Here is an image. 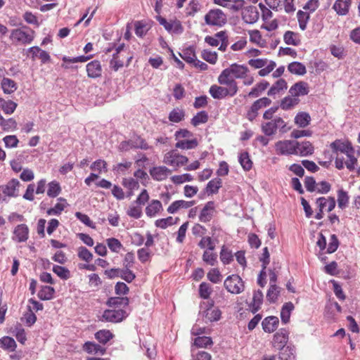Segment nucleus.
Returning <instances> with one entry per match:
<instances>
[{
  "label": "nucleus",
  "instance_id": "f257e3e1",
  "mask_svg": "<svg viewBox=\"0 0 360 360\" xmlns=\"http://www.w3.org/2000/svg\"><path fill=\"white\" fill-rule=\"evenodd\" d=\"M225 288L232 294H240L245 290L244 281L236 274L229 276L224 283Z\"/></svg>",
  "mask_w": 360,
  "mask_h": 360
},
{
  "label": "nucleus",
  "instance_id": "f03ea898",
  "mask_svg": "<svg viewBox=\"0 0 360 360\" xmlns=\"http://www.w3.org/2000/svg\"><path fill=\"white\" fill-rule=\"evenodd\" d=\"M205 23L208 25L221 27L226 21V14L220 9H212L205 15Z\"/></svg>",
  "mask_w": 360,
  "mask_h": 360
},
{
  "label": "nucleus",
  "instance_id": "7ed1b4c3",
  "mask_svg": "<svg viewBox=\"0 0 360 360\" xmlns=\"http://www.w3.org/2000/svg\"><path fill=\"white\" fill-rule=\"evenodd\" d=\"M34 31L30 29H15L11 34L13 42L30 44L34 39Z\"/></svg>",
  "mask_w": 360,
  "mask_h": 360
},
{
  "label": "nucleus",
  "instance_id": "20e7f679",
  "mask_svg": "<svg viewBox=\"0 0 360 360\" xmlns=\"http://www.w3.org/2000/svg\"><path fill=\"white\" fill-rule=\"evenodd\" d=\"M188 161L187 157L180 155L176 150H172L164 156L163 162L170 166L181 167L185 165Z\"/></svg>",
  "mask_w": 360,
  "mask_h": 360
},
{
  "label": "nucleus",
  "instance_id": "39448f33",
  "mask_svg": "<svg viewBox=\"0 0 360 360\" xmlns=\"http://www.w3.org/2000/svg\"><path fill=\"white\" fill-rule=\"evenodd\" d=\"M285 127V122L280 117H276L270 122L262 124V130L266 136H271L276 134L278 129H283Z\"/></svg>",
  "mask_w": 360,
  "mask_h": 360
},
{
  "label": "nucleus",
  "instance_id": "423d86ee",
  "mask_svg": "<svg viewBox=\"0 0 360 360\" xmlns=\"http://www.w3.org/2000/svg\"><path fill=\"white\" fill-rule=\"evenodd\" d=\"M297 141L284 140L278 141L276 145L277 154L283 155H295Z\"/></svg>",
  "mask_w": 360,
  "mask_h": 360
},
{
  "label": "nucleus",
  "instance_id": "0eeeda50",
  "mask_svg": "<svg viewBox=\"0 0 360 360\" xmlns=\"http://www.w3.org/2000/svg\"><path fill=\"white\" fill-rule=\"evenodd\" d=\"M271 103V101L266 97H263L255 101L248 111L246 117L250 121H253L257 116L258 111L263 108L269 106Z\"/></svg>",
  "mask_w": 360,
  "mask_h": 360
},
{
  "label": "nucleus",
  "instance_id": "6e6552de",
  "mask_svg": "<svg viewBox=\"0 0 360 360\" xmlns=\"http://www.w3.org/2000/svg\"><path fill=\"white\" fill-rule=\"evenodd\" d=\"M218 82L221 85L226 86L229 89L236 94L238 91L237 83L235 81V78L228 68L224 70L218 77Z\"/></svg>",
  "mask_w": 360,
  "mask_h": 360
},
{
  "label": "nucleus",
  "instance_id": "1a4fd4ad",
  "mask_svg": "<svg viewBox=\"0 0 360 360\" xmlns=\"http://www.w3.org/2000/svg\"><path fill=\"white\" fill-rule=\"evenodd\" d=\"M127 316L123 309H108L103 312V319L109 322L117 323L122 321Z\"/></svg>",
  "mask_w": 360,
  "mask_h": 360
},
{
  "label": "nucleus",
  "instance_id": "9d476101",
  "mask_svg": "<svg viewBox=\"0 0 360 360\" xmlns=\"http://www.w3.org/2000/svg\"><path fill=\"white\" fill-rule=\"evenodd\" d=\"M226 86L212 85L210 88V94L215 99H222L228 96H233L236 93Z\"/></svg>",
  "mask_w": 360,
  "mask_h": 360
},
{
  "label": "nucleus",
  "instance_id": "9b49d317",
  "mask_svg": "<svg viewBox=\"0 0 360 360\" xmlns=\"http://www.w3.org/2000/svg\"><path fill=\"white\" fill-rule=\"evenodd\" d=\"M205 42L209 45H227L229 43L228 34L226 31H220L214 36H207Z\"/></svg>",
  "mask_w": 360,
  "mask_h": 360
},
{
  "label": "nucleus",
  "instance_id": "f8f14e48",
  "mask_svg": "<svg viewBox=\"0 0 360 360\" xmlns=\"http://www.w3.org/2000/svg\"><path fill=\"white\" fill-rule=\"evenodd\" d=\"M242 18L243 20L249 24L257 22L259 18V13L256 6H250L243 8L242 11Z\"/></svg>",
  "mask_w": 360,
  "mask_h": 360
},
{
  "label": "nucleus",
  "instance_id": "ddd939ff",
  "mask_svg": "<svg viewBox=\"0 0 360 360\" xmlns=\"http://www.w3.org/2000/svg\"><path fill=\"white\" fill-rule=\"evenodd\" d=\"M13 240L18 243L25 242L29 238V228L25 224L16 226L13 232Z\"/></svg>",
  "mask_w": 360,
  "mask_h": 360
},
{
  "label": "nucleus",
  "instance_id": "4468645a",
  "mask_svg": "<svg viewBox=\"0 0 360 360\" xmlns=\"http://www.w3.org/2000/svg\"><path fill=\"white\" fill-rule=\"evenodd\" d=\"M207 308L203 311V316L206 321H217L219 320L221 312L218 308H213L214 302L208 301L206 304Z\"/></svg>",
  "mask_w": 360,
  "mask_h": 360
},
{
  "label": "nucleus",
  "instance_id": "2eb2a0df",
  "mask_svg": "<svg viewBox=\"0 0 360 360\" xmlns=\"http://www.w3.org/2000/svg\"><path fill=\"white\" fill-rule=\"evenodd\" d=\"M157 20L160 25H163L166 30L172 33H180L182 32V26L179 21H167L165 18L160 15L156 16Z\"/></svg>",
  "mask_w": 360,
  "mask_h": 360
},
{
  "label": "nucleus",
  "instance_id": "dca6fc26",
  "mask_svg": "<svg viewBox=\"0 0 360 360\" xmlns=\"http://www.w3.org/2000/svg\"><path fill=\"white\" fill-rule=\"evenodd\" d=\"M288 340V333L284 329L280 330L274 335L273 346L277 349H285Z\"/></svg>",
  "mask_w": 360,
  "mask_h": 360
},
{
  "label": "nucleus",
  "instance_id": "f3484780",
  "mask_svg": "<svg viewBox=\"0 0 360 360\" xmlns=\"http://www.w3.org/2000/svg\"><path fill=\"white\" fill-rule=\"evenodd\" d=\"M214 4L229 8L233 11L241 10L245 4L244 0H214Z\"/></svg>",
  "mask_w": 360,
  "mask_h": 360
},
{
  "label": "nucleus",
  "instance_id": "a211bd4d",
  "mask_svg": "<svg viewBox=\"0 0 360 360\" xmlns=\"http://www.w3.org/2000/svg\"><path fill=\"white\" fill-rule=\"evenodd\" d=\"M309 93L308 84L305 82H298L292 85L289 89V94L292 96L298 97L300 96H305Z\"/></svg>",
  "mask_w": 360,
  "mask_h": 360
},
{
  "label": "nucleus",
  "instance_id": "6ab92c4d",
  "mask_svg": "<svg viewBox=\"0 0 360 360\" xmlns=\"http://www.w3.org/2000/svg\"><path fill=\"white\" fill-rule=\"evenodd\" d=\"M171 174V170L165 166L155 167L150 170V174L156 181H163Z\"/></svg>",
  "mask_w": 360,
  "mask_h": 360
},
{
  "label": "nucleus",
  "instance_id": "aec40b11",
  "mask_svg": "<svg viewBox=\"0 0 360 360\" xmlns=\"http://www.w3.org/2000/svg\"><path fill=\"white\" fill-rule=\"evenodd\" d=\"M214 202L213 201L207 202L204 207L202 208L200 216L199 219L201 222H208L210 221L214 214Z\"/></svg>",
  "mask_w": 360,
  "mask_h": 360
},
{
  "label": "nucleus",
  "instance_id": "412c9836",
  "mask_svg": "<svg viewBox=\"0 0 360 360\" xmlns=\"http://www.w3.org/2000/svg\"><path fill=\"white\" fill-rule=\"evenodd\" d=\"M330 147L334 152H340L350 155L349 153H354V149L349 143L342 142L340 140H336L330 144Z\"/></svg>",
  "mask_w": 360,
  "mask_h": 360
},
{
  "label": "nucleus",
  "instance_id": "4be33fe9",
  "mask_svg": "<svg viewBox=\"0 0 360 360\" xmlns=\"http://www.w3.org/2000/svg\"><path fill=\"white\" fill-rule=\"evenodd\" d=\"M28 56H31L33 60L39 58L43 63H46L50 59L49 55L44 51L39 49V46H31L27 51Z\"/></svg>",
  "mask_w": 360,
  "mask_h": 360
},
{
  "label": "nucleus",
  "instance_id": "5701e85b",
  "mask_svg": "<svg viewBox=\"0 0 360 360\" xmlns=\"http://www.w3.org/2000/svg\"><path fill=\"white\" fill-rule=\"evenodd\" d=\"M195 204V201H186L183 200L173 202L167 208V212L170 214L176 212L180 209H188Z\"/></svg>",
  "mask_w": 360,
  "mask_h": 360
},
{
  "label": "nucleus",
  "instance_id": "b1692460",
  "mask_svg": "<svg viewBox=\"0 0 360 360\" xmlns=\"http://www.w3.org/2000/svg\"><path fill=\"white\" fill-rule=\"evenodd\" d=\"M314 146L309 141H297L295 155L300 156H308L314 153Z\"/></svg>",
  "mask_w": 360,
  "mask_h": 360
},
{
  "label": "nucleus",
  "instance_id": "393cba45",
  "mask_svg": "<svg viewBox=\"0 0 360 360\" xmlns=\"http://www.w3.org/2000/svg\"><path fill=\"white\" fill-rule=\"evenodd\" d=\"M88 77L96 78L101 75L102 68L98 60H93L86 65Z\"/></svg>",
  "mask_w": 360,
  "mask_h": 360
},
{
  "label": "nucleus",
  "instance_id": "a878e982",
  "mask_svg": "<svg viewBox=\"0 0 360 360\" xmlns=\"http://www.w3.org/2000/svg\"><path fill=\"white\" fill-rule=\"evenodd\" d=\"M20 185V181L16 179H13L5 186H2V192L6 196L15 197L17 196L16 191Z\"/></svg>",
  "mask_w": 360,
  "mask_h": 360
},
{
  "label": "nucleus",
  "instance_id": "bb28decb",
  "mask_svg": "<svg viewBox=\"0 0 360 360\" xmlns=\"http://www.w3.org/2000/svg\"><path fill=\"white\" fill-rule=\"evenodd\" d=\"M278 323V319L276 316H268L262 321V328L266 333H273L277 328Z\"/></svg>",
  "mask_w": 360,
  "mask_h": 360
},
{
  "label": "nucleus",
  "instance_id": "cd10ccee",
  "mask_svg": "<svg viewBox=\"0 0 360 360\" xmlns=\"http://www.w3.org/2000/svg\"><path fill=\"white\" fill-rule=\"evenodd\" d=\"M162 210V205L160 200H152L148 205L146 207V214L149 217H154L158 213Z\"/></svg>",
  "mask_w": 360,
  "mask_h": 360
},
{
  "label": "nucleus",
  "instance_id": "c85d7f7f",
  "mask_svg": "<svg viewBox=\"0 0 360 360\" xmlns=\"http://www.w3.org/2000/svg\"><path fill=\"white\" fill-rule=\"evenodd\" d=\"M132 26L136 34L139 37L144 36L150 28V24L144 20L135 21Z\"/></svg>",
  "mask_w": 360,
  "mask_h": 360
},
{
  "label": "nucleus",
  "instance_id": "c756f323",
  "mask_svg": "<svg viewBox=\"0 0 360 360\" xmlns=\"http://www.w3.org/2000/svg\"><path fill=\"white\" fill-rule=\"evenodd\" d=\"M287 82L284 79H278L269 89L267 92L268 96H272L276 94H279L281 91L287 89Z\"/></svg>",
  "mask_w": 360,
  "mask_h": 360
},
{
  "label": "nucleus",
  "instance_id": "7c9ffc66",
  "mask_svg": "<svg viewBox=\"0 0 360 360\" xmlns=\"http://www.w3.org/2000/svg\"><path fill=\"white\" fill-rule=\"evenodd\" d=\"M92 57H93V55L86 56H80L74 57V58L64 56L63 58V60L64 63L62 65V67L65 69L73 68L74 67L70 66L68 64L72 63H84V62L87 61L88 60H89L90 58H91ZM75 68H77V67L75 66Z\"/></svg>",
  "mask_w": 360,
  "mask_h": 360
},
{
  "label": "nucleus",
  "instance_id": "2f4dec72",
  "mask_svg": "<svg viewBox=\"0 0 360 360\" xmlns=\"http://www.w3.org/2000/svg\"><path fill=\"white\" fill-rule=\"evenodd\" d=\"M84 351L86 352L89 354H103L105 349L99 345L94 342H86L83 345Z\"/></svg>",
  "mask_w": 360,
  "mask_h": 360
},
{
  "label": "nucleus",
  "instance_id": "473e14b6",
  "mask_svg": "<svg viewBox=\"0 0 360 360\" xmlns=\"http://www.w3.org/2000/svg\"><path fill=\"white\" fill-rule=\"evenodd\" d=\"M228 69L233 75L234 78H243L248 71L247 67L236 63L231 65Z\"/></svg>",
  "mask_w": 360,
  "mask_h": 360
},
{
  "label": "nucleus",
  "instance_id": "72a5a7b5",
  "mask_svg": "<svg viewBox=\"0 0 360 360\" xmlns=\"http://www.w3.org/2000/svg\"><path fill=\"white\" fill-rule=\"evenodd\" d=\"M263 293L260 290H255L253 294L252 302L250 304L252 313L255 314L260 309L263 301Z\"/></svg>",
  "mask_w": 360,
  "mask_h": 360
},
{
  "label": "nucleus",
  "instance_id": "f704fd0d",
  "mask_svg": "<svg viewBox=\"0 0 360 360\" xmlns=\"http://www.w3.org/2000/svg\"><path fill=\"white\" fill-rule=\"evenodd\" d=\"M351 4V0H337L333 5V9L339 15H345Z\"/></svg>",
  "mask_w": 360,
  "mask_h": 360
},
{
  "label": "nucleus",
  "instance_id": "c9c22d12",
  "mask_svg": "<svg viewBox=\"0 0 360 360\" xmlns=\"http://www.w3.org/2000/svg\"><path fill=\"white\" fill-rule=\"evenodd\" d=\"M124 46H117L116 53L113 54V57L110 60V67L115 71H117L120 68L123 67V60H120L118 55L121 53V52L124 51Z\"/></svg>",
  "mask_w": 360,
  "mask_h": 360
},
{
  "label": "nucleus",
  "instance_id": "e433bc0d",
  "mask_svg": "<svg viewBox=\"0 0 360 360\" xmlns=\"http://www.w3.org/2000/svg\"><path fill=\"white\" fill-rule=\"evenodd\" d=\"M221 186L222 180L219 178H214L207 184L206 192L208 195L216 194Z\"/></svg>",
  "mask_w": 360,
  "mask_h": 360
},
{
  "label": "nucleus",
  "instance_id": "4c0bfd02",
  "mask_svg": "<svg viewBox=\"0 0 360 360\" xmlns=\"http://www.w3.org/2000/svg\"><path fill=\"white\" fill-rule=\"evenodd\" d=\"M323 200L324 202L322 203L324 205L323 206V210H326L327 212H331L335 207L336 202L333 197H320L316 199V204L317 205L318 208H320V202L319 200Z\"/></svg>",
  "mask_w": 360,
  "mask_h": 360
},
{
  "label": "nucleus",
  "instance_id": "58836bf2",
  "mask_svg": "<svg viewBox=\"0 0 360 360\" xmlns=\"http://www.w3.org/2000/svg\"><path fill=\"white\" fill-rule=\"evenodd\" d=\"M58 202L56 204V205L50 208L47 210V214L49 215H59L64 210L65 207L68 205L66 202V200L63 198H59Z\"/></svg>",
  "mask_w": 360,
  "mask_h": 360
},
{
  "label": "nucleus",
  "instance_id": "ea45409f",
  "mask_svg": "<svg viewBox=\"0 0 360 360\" xmlns=\"http://www.w3.org/2000/svg\"><path fill=\"white\" fill-rule=\"evenodd\" d=\"M1 88L5 94H11L17 89V84L9 78L4 77L1 80Z\"/></svg>",
  "mask_w": 360,
  "mask_h": 360
},
{
  "label": "nucleus",
  "instance_id": "a19ab883",
  "mask_svg": "<svg viewBox=\"0 0 360 360\" xmlns=\"http://www.w3.org/2000/svg\"><path fill=\"white\" fill-rule=\"evenodd\" d=\"M198 144V142L196 139H193L191 140H177V142L175 144V147L183 150H188L196 148Z\"/></svg>",
  "mask_w": 360,
  "mask_h": 360
},
{
  "label": "nucleus",
  "instance_id": "79ce46f5",
  "mask_svg": "<svg viewBox=\"0 0 360 360\" xmlns=\"http://www.w3.org/2000/svg\"><path fill=\"white\" fill-rule=\"evenodd\" d=\"M311 121V117L309 113L305 112H300L297 114L295 117V122L300 127H305L309 125Z\"/></svg>",
  "mask_w": 360,
  "mask_h": 360
},
{
  "label": "nucleus",
  "instance_id": "37998d69",
  "mask_svg": "<svg viewBox=\"0 0 360 360\" xmlns=\"http://www.w3.org/2000/svg\"><path fill=\"white\" fill-rule=\"evenodd\" d=\"M300 102V99L295 96H285L281 102V108L283 110H290L292 107L297 105Z\"/></svg>",
  "mask_w": 360,
  "mask_h": 360
},
{
  "label": "nucleus",
  "instance_id": "c03bdc74",
  "mask_svg": "<svg viewBox=\"0 0 360 360\" xmlns=\"http://www.w3.org/2000/svg\"><path fill=\"white\" fill-rule=\"evenodd\" d=\"M55 290L51 286H42L38 292V297L41 300H49L53 298Z\"/></svg>",
  "mask_w": 360,
  "mask_h": 360
},
{
  "label": "nucleus",
  "instance_id": "a18cd8bd",
  "mask_svg": "<svg viewBox=\"0 0 360 360\" xmlns=\"http://www.w3.org/2000/svg\"><path fill=\"white\" fill-rule=\"evenodd\" d=\"M269 86V83L265 80H263L260 83L257 84L255 87H253L248 93V96L249 97L257 98L262 94V92L266 90Z\"/></svg>",
  "mask_w": 360,
  "mask_h": 360
},
{
  "label": "nucleus",
  "instance_id": "49530a36",
  "mask_svg": "<svg viewBox=\"0 0 360 360\" xmlns=\"http://www.w3.org/2000/svg\"><path fill=\"white\" fill-rule=\"evenodd\" d=\"M17 107V103L8 100L6 101L0 98V109H1L6 114H12Z\"/></svg>",
  "mask_w": 360,
  "mask_h": 360
},
{
  "label": "nucleus",
  "instance_id": "de8ad7c7",
  "mask_svg": "<svg viewBox=\"0 0 360 360\" xmlns=\"http://www.w3.org/2000/svg\"><path fill=\"white\" fill-rule=\"evenodd\" d=\"M185 112L183 109L174 108L169 114L168 119L172 122L178 123L184 120Z\"/></svg>",
  "mask_w": 360,
  "mask_h": 360
},
{
  "label": "nucleus",
  "instance_id": "09e8293b",
  "mask_svg": "<svg viewBox=\"0 0 360 360\" xmlns=\"http://www.w3.org/2000/svg\"><path fill=\"white\" fill-rule=\"evenodd\" d=\"M288 69L291 73L298 75H304L307 72L305 66L300 62L290 63Z\"/></svg>",
  "mask_w": 360,
  "mask_h": 360
},
{
  "label": "nucleus",
  "instance_id": "8fccbe9b",
  "mask_svg": "<svg viewBox=\"0 0 360 360\" xmlns=\"http://www.w3.org/2000/svg\"><path fill=\"white\" fill-rule=\"evenodd\" d=\"M130 148H141L147 150L149 148L146 141L141 137L136 136L129 140Z\"/></svg>",
  "mask_w": 360,
  "mask_h": 360
},
{
  "label": "nucleus",
  "instance_id": "3c124183",
  "mask_svg": "<svg viewBox=\"0 0 360 360\" xmlns=\"http://www.w3.org/2000/svg\"><path fill=\"white\" fill-rule=\"evenodd\" d=\"M239 162L244 170L249 171L252 167V162L248 152H243L239 155Z\"/></svg>",
  "mask_w": 360,
  "mask_h": 360
},
{
  "label": "nucleus",
  "instance_id": "603ef678",
  "mask_svg": "<svg viewBox=\"0 0 360 360\" xmlns=\"http://www.w3.org/2000/svg\"><path fill=\"white\" fill-rule=\"evenodd\" d=\"M349 199V195L346 191L342 189L338 191V205L340 209L344 210L347 207Z\"/></svg>",
  "mask_w": 360,
  "mask_h": 360
},
{
  "label": "nucleus",
  "instance_id": "864d4df0",
  "mask_svg": "<svg viewBox=\"0 0 360 360\" xmlns=\"http://www.w3.org/2000/svg\"><path fill=\"white\" fill-rule=\"evenodd\" d=\"M107 304L110 307L127 306L129 304V299L127 297H115L108 299Z\"/></svg>",
  "mask_w": 360,
  "mask_h": 360
},
{
  "label": "nucleus",
  "instance_id": "5fc2aeb1",
  "mask_svg": "<svg viewBox=\"0 0 360 360\" xmlns=\"http://www.w3.org/2000/svg\"><path fill=\"white\" fill-rule=\"evenodd\" d=\"M193 48V46H188L186 49L182 51V53H180L181 57L188 63L195 62L196 56Z\"/></svg>",
  "mask_w": 360,
  "mask_h": 360
},
{
  "label": "nucleus",
  "instance_id": "6e6d98bb",
  "mask_svg": "<svg viewBox=\"0 0 360 360\" xmlns=\"http://www.w3.org/2000/svg\"><path fill=\"white\" fill-rule=\"evenodd\" d=\"M112 336L113 335L110 331L108 330H101L95 334L96 339L103 345L108 342Z\"/></svg>",
  "mask_w": 360,
  "mask_h": 360
},
{
  "label": "nucleus",
  "instance_id": "4d7b16f0",
  "mask_svg": "<svg viewBox=\"0 0 360 360\" xmlns=\"http://www.w3.org/2000/svg\"><path fill=\"white\" fill-rule=\"evenodd\" d=\"M0 345L3 349L14 351L16 343L13 338L5 336L0 340Z\"/></svg>",
  "mask_w": 360,
  "mask_h": 360
},
{
  "label": "nucleus",
  "instance_id": "13d9d810",
  "mask_svg": "<svg viewBox=\"0 0 360 360\" xmlns=\"http://www.w3.org/2000/svg\"><path fill=\"white\" fill-rule=\"evenodd\" d=\"M208 120V115L205 111L198 112L191 120V124L196 127L200 124H204Z\"/></svg>",
  "mask_w": 360,
  "mask_h": 360
},
{
  "label": "nucleus",
  "instance_id": "bf43d9fd",
  "mask_svg": "<svg viewBox=\"0 0 360 360\" xmlns=\"http://www.w3.org/2000/svg\"><path fill=\"white\" fill-rule=\"evenodd\" d=\"M53 271L60 278L67 280L70 276V271L62 266L54 265L53 266Z\"/></svg>",
  "mask_w": 360,
  "mask_h": 360
},
{
  "label": "nucleus",
  "instance_id": "052dcab7",
  "mask_svg": "<svg viewBox=\"0 0 360 360\" xmlns=\"http://www.w3.org/2000/svg\"><path fill=\"white\" fill-rule=\"evenodd\" d=\"M131 265L126 264L125 268L121 269L120 278L127 281L131 283L136 278L135 274L129 269Z\"/></svg>",
  "mask_w": 360,
  "mask_h": 360
},
{
  "label": "nucleus",
  "instance_id": "680f3d73",
  "mask_svg": "<svg viewBox=\"0 0 360 360\" xmlns=\"http://www.w3.org/2000/svg\"><path fill=\"white\" fill-rule=\"evenodd\" d=\"M217 259V255L210 250H205L202 255V260L206 264L214 266L215 265Z\"/></svg>",
  "mask_w": 360,
  "mask_h": 360
},
{
  "label": "nucleus",
  "instance_id": "e2e57ef3",
  "mask_svg": "<svg viewBox=\"0 0 360 360\" xmlns=\"http://www.w3.org/2000/svg\"><path fill=\"white\" fill-rule=\"evenodd\" d=\"M279 295L278 287L276 284L270 285L266 293V298L270 302H275Z\"/></svg>",
  "mask_w": 360,
  "mask_h": 360
},
{
  "label": "nucleus",
  "instance_id": "0e129e2a",
  "mask_svg": "<svg viewBox=\"0 0 360 360\" xmlns=\"http://www.w3.org/2000/svg\"><path fill=\"white\" fill-rule=\"evenodd\" d=\"M297 38V34L291 31H287L283 37L284 41L288 45H297L299 43Z\"/></svg>",
  "mask_w": 360,
  "mask_h": 360
},
{
  "label": "nucleus",
  "instance_id": "69168bd1",
  "mask_svg": "<svg viewBox=\"0 0 360 360\" xmlns=\"http://www.w3.org/2000/svg\"><path fill=\"white\" fill-rule=\"evenodd\" d=\"M60 186L56 181H51L49 184L47 195L51 198L56 197L60 192Z\"/></svg>",
  "mask_w": 360,
  "mask_h": 360
},
{
  "label": "nucleus",
  "instance_id": "338daca9",
  "mask_svg": "<svg viewBox=\"0 0 360 360\" xmlns=\"http://www.w3.org/2000/svg\"><path fill=\"white\" fill-rule=\"evenodd\" d=\"M122 184L128 190H137L139 188V184L138 181L131 177L124 178Z\"/></svg>",
  "mask_w": 360,
  "mask_h": 360
},
{
  "label": "nucleus",
  "instance_id": "774afa93",
  "mask_svg": "<svg viewBox=\"0 0 360 360\" xmlns=\"http://www.w3.org/2000/svg\"><path fill=\"white\" fill-rule=\"evenodd\" d=\"M78 257L85 261L90 262L93 258L92 253L85 247H80L78 248Z\"/></svg>",
  "mask_w": 360,
  "mask_h": 360
}]
</instances>
